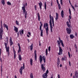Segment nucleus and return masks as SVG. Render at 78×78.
I'll use <instances>...</instances> for the list:
<instances>
[{"label":"nucleus","instance_id":"1","mask_svg":"<svg viewBox=\"0 0 78 78\" xmlns=\"http://www.w3.org/2000/svg\"><path fill=\"white\" fill-rule=\"evenodd\" d=\"M50 21L49 24L50 27L51 32L52 33L53 32V27H54V18L53 16H51V15H49ZM52 20V21H51Z\"/></svg>","mask_w":78,"mask_h":78},{"label":"nucleus","instance_id":"2","mask_svg":"<svg viewBox=\"0 0 78 78\" xmlns=\"http://www.w3.org/2000/svg\"><path fill=\"white\" fill-rule=\"evenodd\" d=\"M48 23H45L44 24V27L45 29L46 34L48 36Z\"/></svg>","mask_w":78,"mask_h":78},{"label":"nucleus","instance_id":"3","mask_svg":"<svg viewBox=\"0 0 78 78\" xmlns=\"http://www.w3.org/2000/svg\"><path fill=\"white\" fill-rule=\"evenodd\" d=\"M42 58L44 63H45L46 60H45V56H44L43 57H42V55H40L39 57V61L40 62V64H42Z\"/></svg>","mask_w":78,"mask_h":78},{"label":"nucleus","instance_id":"4","mask_svg":"<svg viewBox=\"0 0 78 78\" xmlns=\"http://www.w3.org/2000/svg\"><path fill=\"white\" fill-rule=\"evenodd\" d=\"M5 45V48H6V52L7 53L8 56H9V47H7V43H5L4 44Z\"/></svg>","mask_w":78,"mask_h":78},{"label":"nucleus","instance_id":"5","mask_svg":"<svg viewBox=\"0 0 78 78\" xmlns=\"http://www.w3.org/2000/svg\"><path fill=\"white\" fill-rule=\"evenodd\" d=\"M22 10L23 11V14L25 16V18L26 19L27 17V12L25 9V6L22 7Z\"/></svg>","mask_w":78,"mask_h":78},{"label":"nucleus","instance_id":"6","mask_svg":"<svg viewBox=\"0 0 78 78\" xmlns=\"http://www.w3.org/2000/svg\"><path fill=\"white\" fill-rule=\"evenodd\" d=\"M2 35H3V26L2 24L1 25V28H0V39H2Z\"/></svg>","mask_w":78,"mask_h":78},{"label":"nucleus","instance_id":"7","mask_svg":"<svg viewBox=\"0 0 78 78\" xmlns=\"http://www.w3.org/2000/svg\"><path fill=\"white\" fill-rule=\"evenodd\" d=\"M48 69H47L46 73L42 75L43 78H47L48 76Z\"/></svg>","mask_w":78,"mask_h":78},{"label":"nucleus","instance_id":"8","mask_svg":"<svg viewBox=\"0 0 78 78\" xmlns=\"http://www.w3.org/2000/svg\"><path fill=\"white\" fill-rule=\"evenodd\" d=\"M43 25L42 24H41V25L40 27V30L41 31V37H42L43 36V30L42 29V26Z\"/></svg>","mask_w":78,"mask_h":78},{"label":"nucleus","instance_id":"9","mask_svg":"<svg viewBox=\"0 0 78 78\" xmlns=\"http://www.w3.org/2000/svg\"><path fill=\"white\" fill-rule=\"evenodd\" d=\"M62 51H63L62 49L61 48V47L60 46L59 47V52L58 53V55H62Z\"/></svg>","mask_w":78,"mask_h":78},{"label":"nucleus","instance_id":"10","mask_svg":"<svg viewBox=\"0 0 78 78\" xmlns=\"http://www.w3.org/2000/svg\"><path fill=\"white\" fill-rule=\"evenodd\" d=\"M69 14L70 15L69 16V22L70 23V24L71 23V22H70V19H72V18L71 17V10H70V9L69 8Z\"/></svg>","mask_w":78,"mask_h":78},{"label":"nucleus","instance_id":"11","mask_svg":"<svg viewBox=\"0 0 78 78\" xmlns=\"http://www.w3.org/2000/svg\"><path fill=\"white\" fill-rule=\"evenodd\" d=\"M66 30L67 31V33H68V34H70L71 32H72V30H71V29L67 28H66Z\"/></svg>","mask_w":78,"mask_h":78},{"label":"nucleus","instance_id":"12","mask_svg":"<svg viewBox=\"0 0 78 78\" xmlns=\"http://www.w3.org/2000/svg\"><path fill=\"white\" fill-rule=\"evenodd\" d=\"M41 67L42 70H43V72H45V70H46V69H45V67L44 66V65H43V64H41Z\"/></svg>","mask_w":78,"mask_h":78},{"label":"nucleus","instance_id":"13","mask_svg":"<svg viewBox=\"0 0 78 78\" xmlns=\"http://www.w3.org/2000/svg\"><path fill=\"white\" fill-rule=\"evenodd\" d=\"M34 53L35 60L36 61H37V52H36V50H35L34 51Z\"/></svg>","mask_w":78,"mask_h":78},{"label":"nucleus","instance_id":"14","mask_svg":"<svg viewBox=\"0 0 78 78\" xmlns=\"http://www.w3.org/2000/svg\"><path fill=\"white\" fill-rule=\"evenodd\" d=\"M56 16L55 18V20L57 21V20H58V18H59V14L57 12L55 13Z\"/></svg>","mask_w":78,"mask_h":78},{"label":"nucleus","instance_id":"15","mask_svg":"<svg viewBox=\"0 0 78 78\" xmlns=\"http://www.w3.org/2000/svg\"><path fill=\"white\" fill-rule=\"evenodd\" d=\"M23 70V66H21L20 69V72L21 75H22V71Z\"/></svg>","mask_w":78,"mask_h":78},{"label":"nucleus","instance_id":"16","mask_svg":"<svg viewBox=\"0 0 78 78\" xmlns=\"http://www.w3.org/2000/svg\"><path fill=\"white\" fill-rule=\"evenodd\" d=\"M14 31H15L16 33H17V32H18V28L17 27H16L15 26H14Z\"/></svg>","mask_w":78,"mask_h":78},{"label":"nucleus","instance_id":"17","mask_svg":"<svg viewBox=\"0 0 78 78\" xmlns=\"http://www.w3.org/2000/svg\"><path fill=\"white\" fill-rule=\"evenodd\" d=\"M56 2L57 3V5H58L59 9H61V5L59 3V1H58V0H56Z\"/></svg>","mask_w":78,"mask_h":78},{"label":"nucleus","instance_id":"18","mask_svg":"<svg viewBox=\"0 0 78 78\" xmlns=\"http://www.w3.org/2000/svg\"><path fill=\"white\" fill-rule=\"evenodd\" d=\"M38 5L40 6V8L41 9H42V3L41 2H40V3H38Z\"/></svg>","mask_w":78,"mask_h":78},{"label":"nucleus","instance_id":"19","mask_svg":"<svg viewBox=\"0 0 78 78\" xmlns=\"http://www.w3.org/2000/svg\"><path fill=\"white\" fill-rule=\"evenodd\" d=\"M3 26L4 27H5V28H6L7 30H8V25L5 24H3Z\"/></svg>","mask_w":78,"mask_h":78},{"label":"nucleus","instance_id":"20","mask_svg":"<svg viewBox=\"0 0 78 78\" xmlns=\"http://www.w3.org/2000/svg\"><path fill=\"white\" fill-rule=\"evenodd\" d=\"M78 72L77 71H76L75 73V77L76 78H78Z\"/></svg>","mask_w":78,"mask_h":78},{"label":"nucleus","instance_id":"21","mask_svg":"<svg viewBox=\"0 0 78 78\" xmlns=\"http://www.w3.org/2000/svg\"><path fill=\"white\" fill-rule=\"evenodd\" d=\"M66 24L67 25V27H68V28H70L71 27V26L70 24H69V22L68 21H67L66 22Z\"/></svg>","mask_w":78,"mask_h":78},{"label":"nucleus","instance_id":"22","mask_svg":"<svg viewBox=\"0 0 78 78\" xmlns=\"http://www.w3.org/2000/svg\"><path fill=\"white\" fill-rule=\"evenodd\" d=\"M64 11L63 10H62L61 12V16L63 18L64 17Z\"/></svg>","mask_w":78,"mask_h":78},{"label":"nucleus","instance_id":"23","mask_svg":"<svg viewBox=\"0 0 78 78\" xmlns=\"http://www.w3.org/2000/svg\"><path fill=\"white\" fill-rule=\"evenodd\" d=\"M59 41L60 43L61 44L62 46L63 47H64V44L63 43V41L61 39H59Z\"/></svg>","mask_w":78,"mask_h":78},{"label":"nucleus","instance_id":"24","mask_svg":"<svg viewBox=\"0 0 78 78\" xmlns=\"http://www.w3.org/2000/svg\"><path fill=\"white\" fill-rule=\"evenodd\" d=\"M62 61H66L67 60V57L65 56L64 57H63L62 58Z\"/></svg>","mask_w":78,"mask_h":78},{"label":"nucleus","instance_id":"25","mask_svg":"<svg viewBox=\"0 0 78 78\" xmlns=\"http://www.w3.org/2000/svg\"><path fill=\"white\" fill-rule=\"evenodd\" d=\"M57 64L58 65H59V64H60V61L59 60V58H58L57 62Z\"/></svg>","mask_w":78,"mask_h":78},{"label":"nucleus","instance_id":"26","mask_svg":"<svg viewBox=\"0 0 78 78\" xmlns=\"http://www.w3.org/2000/svg\"><path fill=\"white\" fill-rule=\"evenodd\" d=\"M20 33L21 35H22V34H23V30H20Z\"/></svg>","mask_w":78,"mask_h":78},{"label":"nucleus","instance_id":"27","mask_svg":"<svg viewBox=\"0 0 78 78\" xmlns=\"http://www.w3.org/2000/svg\"><path fill=\"white\" fill-rule=\"evenodd\" d=\"M1 2L3 5H4L5 4V0H2L1 1Z\"/></svg>","mask_w":78,"mask_h":78},{"label":"nucleus","instance_id":"28","mask_svg":"<svg viewBox=\"0 0 78 78\" xmlns=\"http://www.w3.org/2000/svg\"><path fill=\"white\" fill-rule=\"evenodd\" d=\"M9 41L10 44V46H11L12 44H14L13 42H12V39H10Z\"/></svg>","mask_w":78,"mask_h":78},{"label":"nucleus","instance_id":"29","mask_svg":"<svg viewBox=\"0 0 78 78\" xmlns=\"http://www.w3.org/2000/svg\"><path fill=\"white\" fill-rule=\"evenodd\" d=\"M33 44H32L30 46V51H32V50H33Z\"/></svg>","mask_w":78,"mask_h":78},{"label":"nucleus","instance_id":"30","mask_svg":"<svg viewBox=\"0 0 78 78\" xmlns=\"http://www.w3.org/2000/svg\"><path fill=\"white\" fill-rule=\"evenodd\" d=\"M19 59L20 61H22V57L20 54L19 55Z\"/></svg>","mask_w":78,"mask_h":78},{"label":"nucleus","instance_id":"31","mask_svg":"<svg viewBox=\"0 0 78 78\" xmlns=\"http://www.w3.org/2000/svg\"><path fill=\"white\" fill-rule=\"evenodd\" d=\"M70 37L71 39H73L75 37V36L73 35V34H70Z\"/></svg>","mask_w":78,"mask_h":78},{"label":"nucleus","instance_id":"32","mask_svg":"<svg viewBox=\"0 0 78 78\" xmlns=\"http://www.w3.org/2000/svg\"><path fill=\"white\" fill-rule=\"evenodd\" d=\"M70 5H71V7H72L73 9H74V11H75V7H74L72 5V3H71V2L69 3Z\"/></svg>","mask_w":78,"mask_h":78},{"label":"nucleus","instance_id":"33","mask_svg":"<svg viewBox=\"0 0 78 78\" xmlns=\"http://www.w3.org/2000/svg\"><path fill=\"white\" fill-rule=\"evenodd\" d=\"M70 5H71V7H72L73 9H74V11H75V7H74L72 5V3H71V2L69 3Z\"/></svg>","mask_w":78,"mask_h":78},{"label":"nucleus","instance_id":"34","mask_svg":"<svg viewBox=\"0 0 78 78\" xmlns=\"http://www.w3.org/2000/svg\"><path fill=\"white\" fill-rule=\"evenodd\" d=\"M30 64L31 66H32L33 65V59L32 58H31L30 60Z\"/></svg>","mask_w":78,"mask_h":78},{"label":"nucleus","instance_id":"35","mask_svg":"<svg viewBox=\"0 0 78 78\" xmlns=\"http://www.w3.org/2000/svg\"><path fill=\"white\" fill-rule=\"evenodd\" d=\"M16 51H14V59H15L16 58Z\"/></svg>","mask_w":78,"mask_h":78},{"label":"nucleus","instance_id":"36","mask_svg":"<svg viewBox=\"0 0 78 78\" xmlns=\"http://www.w3.org/2000/svg\"><path fill=\"white\" fill-rule=\"evenodd\" d=\"M37 15H38V21H40V16L39 15V13H37Z\"/></svg>","mask_w":78,"mask_h":78},{"label":"nucleus","instance_id":"37","mask_svg":"<svg viewBox=\"0 0 78 78\" xmlns=\"http://www.w3.org/2000/svg\"><path fill=\"white\" fill-rule=\"evenodd\" d=\"M30 78H34L33 75V73H31L30 74Z\"/></svg>","mask_w":78,"mask_h":78},{"label":"nucleus","instance_id":"38","mask_svg":"<svg viewBox=\"0 0 78 78\" xmlns=\"http://www.w3.org/2000/svg\"><path fill=\"white\" fill-rule=\"evenodd\" d=\"M21 51V48H19V50H18V52L19 53Z\"/></svg>","mask_w":78,"mask_h":78},{"label":"nucleus","instance_id":"39","mask_svg":"<svg viewBox=\"0 0 78 78\" xmlns=\"http://www.w3.org/2000/svg\"><path fill=\"white\" fill-rule=\"evenodd\" d=\"M46 56L48 55V49L47 48L46 49Z\"/></svg>","mask_w":78,"mask_h":78},{"label":"nucleus","instance_id":"40","mask_svg":"<svg viewBox=\"0 0 78 78\" xmlns=\"http://www.w3.org/2000/svg\"><path fill=\"white\" fill-rule=\"evenodd\" d=\"M44 9H47V5H46V2H44Z\"/></svg>","mask_w":78,"mask_h":78},{"label":"nucleus","instance_id":"41","mask_svg":"<svg viewBox=\"0 0 78 78\" xmlns=\"http://www.w3.org/2000/svg\"><path fill=\"white\" fill-rule=\"evenodd\" d=\"M16 25H19V23L17 20H16Z\"/></svg>","mask_w":78,"mask_h":78},{"label":"nucleus","instance_id":"42","mask_svg":"<svg viewBox=\"0 0 78 78\" xmlns=\"http://www.w3.org/2000/svg\"><path fill=\"white\" fill-rule=\"evenodd\" d=\"M60 41H57V43L58 45H59V46H60L61 43H60Z\"/></svg>","mask_w":78,"mask_h":78},{"label":"nucleus","instance_id":"43","mask_svg":"<svg viewBox=\"0 0 78 78\" xmlns=\"http://www.w3.org/2000/svg\"><path fill=\"white\" fill-rule=\"evenodd\" d=\"M7 4L8 5H11V2H7Z\"/></svg>","mask_w":78,"mask_h":78},{"label":"nucleus","instance_id":"44","mask_svg":"<svg viewBox=\"0 0 78 78\" xmlns=\"http://www.w3.org/2000/svg\"><path fill=\"white\" fill-rule=\"evenodd\" d=\"M48 50L49 51H50V50H51V47L50 46H49L48 48Z\"/></svg>","mask_w":78,"mask_h":78},{"label":"nucleus","instance_id":"45","mask_svg":"<svg viewBox=\"0 0 78 78\" xmlns=\"http://www.w3.org/2000/svg\"><path fill=\"white\" fill-rule=\"evenodd\" d=\"M68 55H69V58H71L70 54V52H68Z\"/></svg>","mask_w":78,"mask_h":78},{"label":"nucleus","instance_id":"46","mask_svg":"<svg viewBox=\"0 0 78 78\" xmlns=\"http://www.w3.org/2000/svg\"><path fill=\"white\" fill-rule=\"evenodd\" d=\"M74 6L75 8H77V7H78V6H77V5L76 4H74Z\"/></svg>","mask_w":78,"mask_h":78},{"label":"nucleus","instance_id":"47","mask_svg":"<svg viewBox=\"0 0 78 78\" xmlns=\"http://www.w3.org/2000/svg\"><path fill=\"white\" fill-rule=\"evenodd\" d=\"M23 69H25V64H24V63H23Z\"/></svg>","mask_w":78,"mask_h":78},{"label":"nucleus","instance_id":"48","mask_svg":"<svg viewBox=\"0 0 78 78\" xmlns=\"http://www.w3.org/2000/svg\"><path fill=\"white\" fill-rule=\"evenodd\" d=\"M60 3L61 5H62V0H60Z\"/></svg>","mask_w":78,"mask_h":78},{"label":"nucleus","instance_id":"49","mask_svg":"<svg viewBox=\"0 0 78 78\" xmlns=\"http://www.w3.org/2000/svg\"><path fill=\"white\" fill-rule=\"evenodd\" d=\"M37 7V6H36V5H35L34 6V8H35V11H36V10H37V9L36 8Z\"/></svg>","mask_w":78,"mask_h":78},{"label":"nucleus","instance_id":"50","mask_svg":"<svg viewBox=\"0 0 78 78\" xmlns=\"http://www.w3.org/2000/svg\"><path fill=\"white\" fill-rule=\"evenodd\" d=\"M18 45L19 47V48H21L20 46V44L19 43L18 44Z\"/></svg>","mask_w":78,"mask_h":78},{"label":"nucleus","instance_id":"51","mask_svg":"<svg viewBox=\"0 0 78 78\" xmlns=\"http://www.w3.org/2000/svg\"><path fill=\"white\" fill-rule=\"evenodd\" d=\"M1 76H2V67L1 66Z\"/></svg>","mask_w":78,"mask_h":78},{"label":"nucleus","instance_id":"52","mask_svg":"<svg viewBox=\"0 0 78 78\" xmlns=\"http://www.w3.org/2000/svg\"><path fill=\"white\" fill-rule=\"evenodd\" d=\"M69 66H71V64L70 63V61H69Z\"/></svg>","mask_w":78,"mask_h":78},{"label":"nucleus","instance_id":"53","mask_svg":"<svg viewBox=\"0 0 78 78\" xmlns=\"http://www.w3.org/2000/svg\"><path fill=\"white\" fill-rule=\"evenodd\" d=\"M1 50H2V49H0V56L1 55V53H2V51H1Z\"/></svg>","mask_w":78,"mask_h":78},{"label":"nucleus","instance_id":"54","mask_svg":"<svg viewBox=\"0 0 78 78\" xmlns=\"http://www.w3.org/2000/svg\"><path fill=\"white\" fill-rule=\"evenodd\" d=\"M75 36H76V37H77V33H76V32L75 33Z\"/></svg>","mask_w":78,"mask_h":78},{"label":"nucleus","instance_id":"55","mask_svg":"<svg viewBox=\"0 0 78 78\" xmlns=\"http://www.w3.org/2000/svg\"><path fill=\"white\" fill-rule=\"evenodd\" d=\"M28 34H29V35H31V33H30V32H28Z\"/></svg>","mask_w":78,"mask_h":78},{"label":"nucleus","instance_id":"56","mask_svg":"<svg viewBox=\"0 0 78 78\" xmlns=\"http://www.w3.org/2000/svg\"><path fill=\"white\" fill-rule=\"evenodd\" d=\"M51 6H52V5H53V2H51Z\"/></svg>","mask_w":78,"mask_h":78},{"label":"nucleus","instance_id":"57","mask_svg":"<svg viewBox=\"0 0 78 78\" xmlns=\"http://www.w3.org/2000/svg\"><path fill=\"white\" fill-rule=\"evenodd\" d=\"M17 33V34L18 36H19V32L18 31Z\"/></svg>","mask_w":78,"mask_h":78},{"label":"nucleus","instance_id":"58","mask_svg":"<svg viewBox=\"0 0 78 78\" xmlns=\"http://www.w3.org/2000/svg\"><path fill=\"white\" fill-rule=\"evenodd\" d=\"M58 78H60V76H59V74H58Z\"/></svg>","mask_w":78,"mask_h":78},{"label":"nucleus","instance_id":"59","mask_svg":"<svg viewBox=\"0 0 78 78\" xmlns=\"http://www.w3.org/2000/svg\"><path fill=\"white\" fill-rule=\"evenodd\" d=\"M62 65H61V64L60 65V67H62Z\"/></svg>","mask_w":78,"mask_h":78},{"label":"nucleus","instance_id":"60","mask_svg":"<svg viewBox=\"0 0 78 78\" xmlns=\"http://www.w3.org/2000/svg\"><path fill=\"white\" fill-rule=\"evenodd\" d=\"M39 45L40 46H41V42H40V41H39Z\"/></svg>","mask_w":78,"mask_h":78},{"label":"nucleus","instance_id":"61","mask_svg":"<svg viewBox=\"0 0 78 78\" xmlns=\"http://www.w3.org/2000/svg\"><path fill=\"white\" fill-rule=\"evenodd\" d=\"M13 52H14V51H16L14 50V47H13Z\"/></svg>","mask_w":78,"mask_h":78},{"label":"nucleus","instance_id":"62","mask_svg":"<svg viewBox=\"0 0 78 78\" xmlns=\"http://www.w3.org/2000/svg\"><path fill=\"white\" fill-rule=\"evenodd\" d=\"M76 52H77L78 51V49H76Z\"/></svg>","mask_w":78,"mask_h":78},{"label":"nucleus","instance_id":"63","mask_svg":"<svg viewBox=\"0 0 78 78\" xmlns=\"http://www.w3.org/2000/svg\"><path fill=\"white\" fill-rule=\"evenodd\" d=\"M70 76H72V73H71V74Z\"/></svg>","mask_w":78,"mask_h":78},{"label":"nucleus","instance_id":"64","mask_svg":"<svg viewBox=\"0 0 78 78\" xmlns=\"http://www.w3.org/2000/svg\"><path fill=\"white\" fill-rule=\"evenodd\" d=\"M15 78H17V76L16 75L15 76Z\"/></svg>","mask_w":78,"mask_h":78}]
</instances>
